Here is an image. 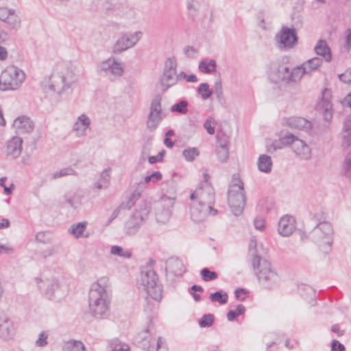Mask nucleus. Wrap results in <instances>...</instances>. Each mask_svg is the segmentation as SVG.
<instances>
[{
    "label": "nucleus",
    "mask_w": 351,
    "mask_h": 351,
    "mask_svg": "<svg viewBox=\"0 0 351 351\" xmlns=\"http://www.w3.org/2000/svg\"><path fill=\"white\" fill-rule=\"evenodd\" d=\"M190 199L191 217L195 222L204 221L208 213L217 214V210L212 207L215 201L214 189L206 182H202L199 187L191 193Z\"/></svg>",
    "instance_id": "obj_1"
},
{
    "label": "nucleus",
    "mask_w": 351,
    "mask_h": 351,
    "mask_svg": "<svg viewBox=\"0 0 351 351\" xmlns=\"http://www.w3.org/2000/svg\"><path fill=\"white\" fill-rule=\"evenodd\" d=\"M108 278L101 277L92 284L89 294V310L95 318L104 319L110 314V298L107 292Z\"/></svg>",
    "instance_id": "obj_2"
},
{
    "label": "nucleus",
    "mask_w": 351,
    "mask_h": 351,
    "mask_svg": "<svg viewBox=\"0 0 351 351\" xmlns=\"http://www.w3.org/2000/svg\"><path fill=\"white\" fill-rule=\"evenodd\" d=\"M256 240L252 238L249 245V253L252 256V265L259 283L266 289H271L279 282V276L270 262L257 254Z\"/></svg>",
    "instance_id": "obj_3"
},
{
    "label": "nucleus",
    "mask_w": 351,
    "mask_h": 351,
    "mask_svg": "<svg viewBox=\"0 0 351 351\" xmlns=\"http://www.w3.org/2000/svg\"><path fill=\"white\" fill-rule=\"evenodd\" d=\"M77 80L68 64L60 62L56 64L49 82V88L58 94H61Z\"/></svg>",
    "instance_id": "obj_4"
},
{
    "label": "nucleus",
    "mask_w": 351,
    "mask_h": 351,
    "mask_svg": "<svg viewBox=\"0 0 351 351\" xmlns=\"http://www.w3.org/2000/svg\"><path fill=\"white\" fill-rule=\"evenodd\" d=\"M309 239L316 243L324 253L331 250L334 239L332 224L328 221L319 222L309 233Z\"/></svg>",
    "instance_id": "obj_5"
},
{
    "label": "nucleus",
    "mask_w": 351,
    "mask_h": 351,
    "mask_svg": "<svg viewBox=\"0 0 351 351\" xmlns=\"http://www.w3.org/2000/svg\"><path fill=\"white\" fill-rule=\"evenodd\" d=\"M245 193L242 181L237 178L235 183L230 184L228 192V202L232 213L235 216L243 213L245 206Z\"/></svg>",
    "instance_id": "obj_6"
},
{
    "label": "nucleus",
    "mask_w": 351,
    "mask_h": 351,
    "mask_svg": "<svg viewBox=\"0 0 351 351\" xmlns=\"http://www.w3.org/2000/svg\"><path fill=\"white\" fill-rule=\"evenodd\" d=\"M25 73L15 66H8L0 76V89L3 91L17 90L24 82Z\"/></svg>",
    "instance_id": "obj_7"
},
{
    "label": "nucleus",
    "mask_w": 351,
    "mask_h": 351,
    "mask_svg": "<svg viewBox=\"0 0 351 351\" xmlns=\"http://www.w3.org/2000/svg\"><path fill=\"white\" fill-rule=\"evenodd\" d=\"M149 212V204L144 202L141 204L139 209H136L125 221L123 228L125 233L128 235L136 234L145 221Z\"/></svg>",
    "instance_id": "obj_8"
},
{
    "label": "nucleus",
    "mask_w": 351,
    "mask_h": 351,
    "mask_svg": "<svg viewBox=\"0 0 351 351\" xmlns=\"http://www.w3.org/2000/svg\"><path fill=\"white\" fill-rule=\"evenodd\" d=\"M141 283L152 299L157 302L162 299V289L158 284V278L154 269L147 268L141 271Z\"/></svg>",
    "instance_id": "obj_9"
},
{
    "label": "nucleus",
    "mask_w": 351,
    "mask_h": 351,
    "mask_svg": "<svg viewBox=\"0 0 351 351\" xmlns=\"http://www.w3.org/2000/svg\"><path fill=\"white\" fill-rule=\"evenodd\" d=\"M161 101V97L156 95L151 101L146 121V128L149 132L155 131L166 117L162 109Z\"/></svg>",
    "instance_id": "obj_10"
},
{
    "label": "nucleus",
    "mask_w": 351,
    "mask_h": 351,
    "mask_svg": "<svg viewBox=\"0 0 351 351\" xmlns=\"http://www.w3.org/2000/svg\"><path fill=\"white\" fill-rule=\"evenodd\" d=\"M142 32L123 34L115 42L112 47V53L120 54L122 52L134 47L142 38Z\"/></svg>",
    "instance_id": "obj_11"
},
{
    "label": "nucleus",
    "mask_w": 351,
    "mask_h": 351,
    "mask_svg": "<svg viewBox=\"0 0 351 351\" xmlns=\"http://www.w3.org/2000/svg\"><path fill=\"white\" fill-rule=\"evenodd\" d=\"M177 60L174 57L168 58L165 62L163 73L160 77L162 89L166 90L176 84Z\"/></svg>",
    "instance_id": "obj_12"
},
{
    "label": "nucleus",
    "mask_w": 351,
    "mask_h": 351,
    "mask_svg": "<svg viewBox=\"0 0 351 351\" xmlns=\"http://www.w3.org/2000/svg\"><path fill=\"white\" fill-rule=\"evenodd\" d=\"M99 70L104 72L106 75L112 76L114 78L121 76L124 72L121 63L113 57L101 62L99 66Z\"/></svg>",
    "instance_id": "obj_13"
},
{
    "label": "nucleus",
    "mask_w": 351,
    "mask_h": 351,
    "mask_svg": "<svg viewBox=\"0 0 351 351\" xmlns=\"http://www.w3.org/2000/svg\"><path fill=\"white\" fill-rule=\"evenodd\" d=\"M0 21L11 29L17 30L21 26V20L16 10L8 7H0Z\"/></svg>",
    "instance_id": "obj_14"
},
{
    "label": "nucleus",
    "mask_w": 351,
    "mask_h": 351,
    "mask_svg": "<svg viewBox=\"0 0 351 351\" xmlns=\"http://www.w3.org/2000/svg\"><path fill=\"white\" fill-rule=\"evenodd\" d=\"M276 39L280 49L291 48L298 40L296 32L294 29L283 27Z\"/></svg>",
    "instance_id": "obj_15"
},
{
    "label": "nucleus",
    "mask_w": 351,
    "mask_h": 351,
    "mask_svg": "<svg viewBox=\"0 0 351 351\" xmlns=\"http://www.w3.org/2000/svg\"><path fill=\"white\" fill-rule=\"evenodd\" d=\"M296 229L295 221L292 216L285 215L278 222V231L283 237H289Z\"/></svg>",
    "instance_id": "obj_16"
},
{
    "label": "nucleus",
    "mask_w": 351,
    "mask_h": 351,
    "mask_svg": "<svg viewBox=\"0 0 351 351\" xmlns=\"http://www.w3.org/2000/svg\"><path fill=\"white\" fill-rule=\"evenodd\" d=\"M285 123L286 125L292 129L299 130L306 132H309L312 128L311 122L302 117L286 118Z\"/></svg>",
    "instance_id": "obj_17"
},
{
    "label": "nucleus",
    "mask_w": 351,
    "mask_h": 351,
    "mask_svg": "<svg viewBox=\"0 0 351 351\" xmlns=\"http://www.w3.org/2000/svg\"><path fill=\"white\" fill-rule=\"evenodd\" d=\"M289 67L285 64L272 63L270 69V76L275 82L284 81L287 83Z\"/></svg>",
    "instance_id": "obj_18"
},
{
    "label": "nucleus",
    "mask_w": 351,
    "mask_h": 351,
    "mask_svg": "<svg viewBox=\"0 0 351 351\" xmlns=\"http://www.w3.org/2000/svg\"><path fill=\"white\" fill-rule=\"evenodd\" d=\"M14 335L12 320L5 315H0V336L5 340L11 339Z\"/></svg>",
    "instance_id": "obj_19"
},
{
    "label": "nucleus",
    "mask_w": 351,
    "mask_h": 351,
    "mask_svg": "<svg viewBox=\"0 0 351 351\" xmlns=\"http://www.w3.org/2000/svg\"><path fill=\"white\" fill-rule=\"evenodd\" d=\"M166 271L176 276H182L186 271V268L182 261L178 257H171L165 263Z\"/></svg>",
    "instance_id": "obj_20"
},
{
    "label": "nucleus",
    "mask_w": 351,
    "mask_h": 351,
    "mask_svg": "<svg viewBox=\"0 0 351 351\" xmlns=\"http://www.w3.org/2000/svg\"><path fill=\"white\" fill-rule=\"evenodd\" d=\"M292 149L295 154L301 160H307L311 158V149L305 141L301 139L296 140L294 142Z\"/></svg>",
    "instance_id": "obj_21"
},
{
    "label": "nucleus",
    "mask_w": 351,
    "mask_h": 351,
    "mask_svg": "<svg viewBox=\"0 0 351 351\" xmlns=\"http://www.w3.org/2000/svg\"><path fill=\"white\" fill-rule=\"evenodd\" d=\"M154 329V324L152 321H149L147 328L139 332L135 337V340L138 343H140L142 348L149 349L150 347V343L152 339V331Z\"/></svg>",
    "instance_id": "obj_22"
},
{
    "label": "nucleus",
    "mask_w": 351,
    "mask_h": 351,
    "mask_svg": "<svg viewBox=\"0 0 351 351\" xmlns=\"http://www.w3.org/2000/svg\"><path fill=\"white\" fill-rule=\"evenodd\" d=\"M22 143V138L18 136H14L8 141L5 147L6 155L13 158H18L21 153Z\"/></svg>",
    "instance_id": "obj_23"
},
{
    "label": "nucleus",
    "mask_w": 351,
    "mask_h": 351,
    "mask_svg": "<svg viewBox=\"0 0 351 351\" xmlns=\"http://www.w3.org/2000/svg\"><path fill=\"white\" fill-rule=\"evenodd\" d=\"M19 133H30L33 131L34 124L33 121L26 116H21L16 118L13 124Z\"/></svg>",
    "instance_id": "obj_24"
},
{
    "label": "nucleus",
    "mask_w": 351,
    "mask_h": 351,
    "mask_svg": "<svg viewBox=\"0 0 351 351\" xmlns=\"http://www.w3.org/2000/svg\"><path fill=\"white\" fill-rule=\"evenodd\" d=\"M90 125L89 117L85 114L78 117L73 126V130L75 132L77 136L80 137L86 135V130Z\"/></svg>",
    "instance_id": "obj_25"
},
{
    "label": "nucleus",
    "mask_w": 351,
    "mask_h": 351,
    "mask_svg": "<svg viewBox=\"0 0 351 351\" xmlns=\"http://www.w3.org/2000/svg\"><path fill=\"white\" fill-rule=\"evenodd\" d=\"M45 286V294L49 300H53L60 291V283L56 279L47 280Z\"/></svg>",
    "instance_id": "obj_26"
},
{
    "label": "nucleus",
    "mask_w": 351,
    "mask_h": 351,
    "mask_svg": "<svg viewBox=\"0 0 351 351\" xmlns=\"http://www.w3.org/2000/svg\"><path fill=\"white\" fill-rule=\"evenodd\" d=\"M315 52L317 55L322 56L326 62H330L332 58L330 49L327 43L324 40H319L315 48Z\"/></svg>",
    "instance_id": "obj_27"
},
{
    "label": "nucleus",
    "mask_w": 351,
    "mask_h": 351,
    "mask_svg": "<svg viewBox=\"0 0 351 351\" xmlns=\"http://www.w3.org/2000/svg\"><path fill=\"white\" fill-rule=\"evenodd\" d=\"M257 166L260 171L265 173H270L273 166L271 157L266 154L260 155L258 158Z\"/></svg>",
    "instance_id": "obj_28"
},
{
    "label": "nucleus",
    "mask_w": 351,
    "mask_h": 351,
    "mask_svg": "<svg viewBox=\"0 0 351 351\" xmlns=\"http://www.w3.org/2000/svg\"><path fill=\"white\" fill-rule=\"evenodd\" d=\"M110 172H111V168H106L105 169L99 176V178L95 184V187L97 189L100 190L102 189H107L110 182Z\"/></svg>",
    "instance_id": "obj_29"
},
{
    "label": "nucleus",
    "mask_w": 351,
    "mask_h": 351,
    "mask_svg": "<svg viewBox=\"0 0 351 351\" xmlns=\"http://www.w3.org/2000/svg\"><path fill=\"white\" fill-rule=\"evenodd\" d=\"M87 222H78L73 224L69 229V233L74 235L76 238L88 237V235H84L83 233L86 228Z\"/></svg>",
    "instance_id": "obj_30"
},
{
    "label": "nucleus",
    "mask_w": 351,
    "mask_h": 351,
    "mask_svg": "<svg viewBox=\"0 0 351 351\" xmlns=\"http://www.w3.org/2000/svg\"><path fill=\"white\" fill-rule=\"evenodd\" d=\"M142 191L143 189H136L132 193H131L126 202H123L120 204V208H123V210L130 209L140 197Z\"/></svg>",
    "instance_id": "obj_31"
},
{
    "label": "nucleus",
    "mask_w": 351,
    "mask_h": 351,
    "mask_svg": "<svg viewBox=\"0 0 351 351\" xmlns=\"http://www.w3.org/2000/svg\"><path fill=\"white\" fill-rule=\"evenodd\" d=\"M322 60L321 58L315 57L308 60L302 65L304 69V72H306V74H308L311 73L313 71L317 69L318 67L322 64Z\"/></svg>",
    "instance_id": "obj_32"
},
{
    "label": "nucleus",
    "mask_w": 351,
    "mask_h": 351,
    "mask_svg": "<svg viewBox=\"0 0 351 351\" xmlns=\"http://www.w3.org/2000/svg\"><path fill=\"white\" fill-rule=\"evenodd\" d=\"M304 74L306 73L304 72L302 65L293 68L291 71H289L287 83L298 82Z\"/></svg>",
    "instance_id": "obj_33"
},
{
    "label": "nucleus",
    "mask_w": 351,
    "mask_h": 351,
    "mask_svg": "<svg viewBox=\"0 0 351 351\" xmlns=\"http://www.w3.org/2000/svg\"><path fill=\"white\" fill-rule=\"evenodd\" d=\"M209 299L212 302H217L220 304H225L228 302V295L223 290L217 291L215 293H210Z\"/></svg>",
    "instance_id": "obj_34"
},
{
    "label": "nucleus",
    "mask_w": 351,
    "mask_h": 351,
    "mask_svg": "<svg viewBox=\"0 0 351 351\" xmlns=\"http://www.w3.org/2000/svg\"><path fill=\"white\" fill-rule=\"evenodd\" d=\"M63 351H86V348L82 341L72 340L64 344Z\"/></svg>",
    "instance_id": "obj_35"
},
{
    "label": "nucleus",
    "mask_w": 351,
    "mask_h": 351,
    "mask_svg": "<svg viewBox=\"0 0 351 351\" xmlns=\"http://www.w3.org/2000/svg\"><path fill=\"white\" fill-rule=\"evenodd\" d=\"M199 70L204 73H210L216 70L217 63L215 60H210L208 62L202 60L199 64Z\"/></svg>",
    "instance_id": "obj_36"
},
{
    "label": "nucleus",
    "mask_w": 351,
    "mask_h": 351,
    "mask_svg": "<svg viewBox=\"0 0 351 351\" xmlns=\"http://www.w3.org/2000/svg\"><path fill=\"white\" fill-rule=\"evenodd\" d=\"M216 154L218 160L221 162H225L229 158V149L228 145L224 144H220L216 147Z\"/></svg>",
    "instance_id": "obj_37"
},
{
    "label": "nucleus",
    "mask_w": 351,
    "mask_h": 351,
    "mask_svg": "<svg viewBox=\"0 0 351 351\" xmlns=\"http://www.w3.org/2000/svg\"><path fill=\"white\" fill-rule=\"evenodd\" d=\"M188 101L186 100H180L171 107V111L173 112H178L185 114L188 112Z\"/></svg>",
    "instance_id": "obj_38"
},
{
    "label": "nucleus",
    "mask_w": 351,
    "mask_h": 351,
    "mask_svg": "<svg viewBox=\"0 0 351 351\" xmlns=\"http://www.w3.org/2000/svg\"><path fill=\"white\" fill-rule=\"evenodd\" d=\"M197 91L204 100L208 99L213 93V91L210 89L209 85L207 83L200 84Z\"/></svg>",
    "instance_id": "obj_39"
},
{
    "label": "nucleus",
    "mask_w": 351,
    "mask_h": 351,
    "mask_svg": "<svg viewBox=\"0 0 351 351\" xmlns=\"http://www.w3.org/2000/svg\"><path fill=\"white\" fill-rule=\"evenodd\" d=\"M341 175L351 178V156L347 155L342 163Z\"/></svg>",
    "instance_id": "obj_40"
},
{
    "label": "nucleus",
    "mask_w": 351,
    "mask_h": 351,
    "mask_svg": "<svg viewBox=\"0 0 351 351\" xmlns=\"http://www.w3.org/2000/svg\"><path fill=\"white\" fill-rule=\"evenodd\" d=\"M200 275L202 280L205 282L215 280L218 278V274L216 271H210L207 267H204L200 271Z\"/></svg>",
    "instance_id": "obj_41"
},
{
    "label": "nucleus",
    "mask_w": 351,
    "mask_h": 351,
    "mask_svg": "<svg viewBox=\"0 0 351 351\" xmlns=\"http://www.w3.org/2000/svg\"><path fill=\"white\" fill-rule=\"evenodd\" d=\"M182 155L186 160L192 162L199 155V152L196 147H189L182 151Z\"/></svg>",
    "instance_id": "obj_42"
},
{
    "label": "nucleus",
    "mask_w": 351,
    "mask_h": 351,
    "mask_svg": "<svg viewBox=\"0 0 351 351\" xmlns=\"http://www.w3.org/2000/svg\"><path fill=\"white\" fill-rule=\"evenodd\" d=\"M110 253L113 255H117L122 258H129L132 256V253L129 250H124V249L119 245H113L111 247Z\"/></svg>",
    "instance_id": "obj_43"
},
{
    "label": "nucleus",
    "mask_w": 351,
    "mask_h": 351,
    "mask_svg": "<svg viewBox=\"0 0 351 351\" xmlns=\"http://www.w3.org/2000/svg\"><path fill=\"white\" fill-rule=\"evenodd\" d=\"M245 312V307L242 304H239L236 310H230L227 313V319L228 321H233L237 316L242 315Z\"/></svg>",
    "instance_id": "obj_44"
},
{
    "label": "nucleus",
    "mask_w": 351,
    "mask_h": 351,
    "mask_svg": "<svg viewBox=\"0 0 351 351\" xmlns=\"http://www.w3.org/2000/svg\"><path fill=\"white\" fill-rule=\"evenodd\" d=\"M201 0H187V10L191 16H195L200 8Z\"/></svg>",
    "instance_id": "obj_45"
},
{
    "label": "nucleus",
    "mask_w": 351,
    "mask_h": 351,
    "mask_svg": "<svg viewBox=\"0 0 351 351\" xmlns=\"http://www.w3.org/2000/svg\"><path fill=\"white\" fill-rule=\"evenodd\" d=\"M215 322V316L211 314H205L199 320V325L201 328L210 327Z\"/></svg>",
    "instance_id": "obj_46"
},
{
    "label": "nucleus",
    "mask_w": 351,
    "mask_h": 351,
    "mask_svg": "<svg viewBox=\"0 0 351 351\" xmlns=\"http://www.w3.org/2000/svg\"><path fill=\"white\" fill-rule=\"evenodd\" d=\"M66 202L72 208H77L80 204V197L73 193H69L64 196Z\"/></svg>",
    "instance_id": "obj_47"
},
{
    "label": "nucleus",
    "mask_w": 351,
    "mask_h": 351,
    "mask_svg": "<svg viewBox=\"0 0 351 351\" xmlns=\"http://www.w3.org/2000/svg\"><path fill=\"white\" fill-rule=\"evenodd\" d=\"M75 174H76V172L73 169H72L71 167H66V168H63L58 171L54 172L51 176V178L53 180H56V179L60 178L66 176L75 175Z\"/></svg>",
    "instance_id": "obj_48"
},
{
    "label": "nucleus",
    "mask_w": 351,
    "mask_h": 351,
    "mask_svg": "<svg viewBox=\"0 0 351 351\" xmlns=\"http://www.w3.org/2000/svg\"><path fill=\"white\" fill-rule=\"evenodd\" d=\"M304 290L307 294L306 296L303 295L304 299L306 300L311 305H315L316 304V300L315 292L313 289L310 286H304Z\"/></svg>",
    "instance_id": "obj_49"
},
{
    "label": "nucleus",
    "mask_w": 351,
    "mask_h": 351,
    "mask_svg": "<svg viewBox=\"0 0 351 351\" xmlns=\"http://www.w3.org/2000/svg\"><path fill=\"white\" fill-rule=\"evenodd\" d=\"M110 348L112 351H130L129 346L119 341L118 339L112 341Z\"/></svg>",
    "instance_id": "obj_50"
},
{
    "label": "nucleus",
    "mask_w": 351,
    "mask_h": 351,
    "mask_svg": "<svg viewBox=\"0 0 351 351\" xmlns=\"http://www.w3.org/2000/svg\"><path fill=\"white\" fill-rule=\"evenodd\" d=\"M261 210L269 213L272 211L275 208V204L271 199H264L259 202L258 204Z\"/></svg>",
    "instance_id": "obj_51"
},
{
    "label": "nucleus",
    "mask_w": 351,
    "mask_h": 351,
    "mask_svg": "<svg viewBox=\"0 0 351 351\" xmlns=\"http://www.w3.org/2000/svg\"><path fill=\"white\" fill-rule=\"evenodd\" d=\"M171 210L170 208H166L162 211L157 210L156 213V217L158 221L165 223L171 217Z\"/></svg>",
    "instance_id": "obj_52"
},
{
    "label": "nucleus",
    "mask_w": 351,
    "mask_h": 351,
    "mask_svg": "<svg viewBox=\"0 0 351 351\" xmlns=\"http://www.w3.org/2000/svg\"><path fill=\"white\" fill-rule=\"evenodd\" d=\"M163 191H165L167 193H169L170 195H174L176 193V182L171 179L170 180L162 183V188Z\"/></svg>",
    "instance_id": "obj_53"
},
{
    "label": "nucleus",
    "mask_w": 351,
    "mask_h": 351,
    "mask_svg": "<svg viewBox=\"0 0 351 351\" xmlns=\"http://www.w3.org/2000/svg\"><path fill=\"white\" fill-rule=\"evenodd\" d=\"M322 106V108L324 107L323 116L326 121L329 122L332 117V111L330 110V105L328 101H324L322 104H319V107Z\"/></svg>",
    "instance_id": "obj_54"
},
{
    "label": "nucleus",
    "mask_w": 351,
    "mask_h": 351,
    "mask_svg": "<svg viewBox=\"0 0 351 351\" xmlns=\"http://www.w3.org/2000/svg\"><path fill=\"white\" fill-rule=\"evenodd\" d=\"M280 139L282 144L284 145H291V147L293 148L294 142H295V141L298 140L299 138L294 136L293 134L289 133L285 135Z\"/></svg>",
    "instance_id": "obj_55"
},
{
    "label": "nucleus",
    "mask_w": 351,
    "mask_h": 351,
    "mask_svg": "<svg viewBox=\"0 0 351 351\" xmlns=\"http://www.w3.org/2000/svg\"><path fill=\"white\" fill-rule=\"evenodd\" d=\"M47 339H48V334L45 331H42L39 334L38 338L35 342V345L37 347L46 346L48 343Z\"/></svg>",
    "instance_id": "obj_56"
},
{
    "label": "nucleus",
    "mask_w": 351,
    "mask_h": 351,
    "mask_svg": "<svg viewBox=\"0 0 351 351\" xmlns=\"http://www.w3.org/2000/svg\"><path fill=\"white\" fill-rule=\"evenodd\" d=\"M162 179V174L159 171L153 172L151 175L147 176L145 178V182H156Z\"/></svg>",
    "instance_id": "obj_57"
},
{
    "label": "nucleus",
    "mask_w": 351,
    "mask_h": 351,
    "mask_svg": "<svg viewBox=\"0 0 351 351\" xmlns=\"http://www.w3.org/2000/svg\"><path fill=\"white\" fill-rule=\"evenodd\" d=\"M248 292L243 288H237L234 291L235 298L241 302H244Z\"/></svg>",
    "instance_id": "obj_58"
},
{
    "label": "nucleus",
    "mask_w": 351,
    "mask_h": 351,
    "mask_svg": "<svg viewBox=\"0 0 351 351\" xmlns=\"http://www.w3.org/2000/svg\"><path fill=\"white\" fill-rule=\"evenodd\" d=\"M283 146L284 145L282 144L280 139L279 141H275L270 145H267V152L272 153L277 149H282Z\"/></svg>",
    "instance_id": "obj_59"
},
{
    "label": "nucleus",
    "mask_w": 351,
    "mask_h": 351,
    "mask_svg": "<svg viewBox=\"0 0 351 351\" xmlns=\"http://www.w3.org/2000/svg\"><path fill=\"white\" fill-rule=\"evenodd\" d=\"M339 78L343 83H351V69H347L343 73L339 74Z\"/></svg>",
    "instance_id": "obj_60"
},
{
    "label": "nucleus",
    "mask_w": 351,
    "mask_h": 351,
    "mask_svg": "<svg viewBox=\"0 0 351 351\" xmlns=\"http://www.w3.org/2000/svg\"><path fill=\"white\" fill-rule=\"evenodd\" d=\"M342 144L346 148L348 147L351 144V131L342 132Z\"/></svg>",
    "instance_id": "obj_61"
},
{
    "label": "nucleus",
    "mask_w": 351,
    "mask_h": 351,
    "mask_svg": "<svg viewBox=\"0 0 351 351\" xmlns=\"http://www.w3.org/2000/svg\"><path fill=\"white\" fill-rule=\"evenodd\" d=\"M165 153V150L160 152L158 155L149 156L148 158V161L150 164H155L156 162H161L163 159L164 154Z\"/></svg>",
    "instance_id": "obj_62"
},
{
    "label": "nucleus",
    "mask_w": 351,
    "mask_h": 351,
    "mask_svg": "<svg viewBox=\"0 0 351 351\" xmlns=\"http://www.w3.org/2000/svg\"><path fill=\"white\" fill-rule=\"evenodd\" d=\"M217 99L219 100L223 97V89L221 80L217 81L215 83V90H214Z\"/></svg>",
    "instance_id": "obj_63"
},
{
    "label": "nucleus",
    "mask_w": 351,
    "mask_h": 351,
    "mask_svg": "<svg viewBox=\"0 0 351 351\" xmlns=\"http://www.w3.org/2000/svg\"><path fill=\"white\" fill-rule=\"evenodd\" d=\"M346 348L339 341L336 339H333L331 342V350L330 351H345Z\"/></svg>",
    "instance_id": "obj_64"
}]
</instances>
